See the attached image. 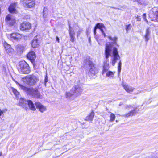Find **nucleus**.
Here are the masks:
<instances>
[{
    "instance_id": "obj_1",
    "label": "nucleus",
    "mask_w": 158,
    "mask_h": 158,
    "mask_svg": "<svg viewBox=\"0 0 158 158\" xmlns=\"http://www.w3.org/2000/svg\"><path fill=\"white\" fill-rule=\"evenodd\" d=\"M112 45L110 42H107L106 44L105 49V55L106 60L104 62L102 74L107 72L109 68V63L108 58L110 56V53L112 51Z\"/></svg>"
},
{
    "instance_id": "obj_2",
    "label": "nucleus",
    "mask_w": 158,
    "mask_h": 158,
    "mask_svg": "<svg viewBox=\"0 0 158 158\" xmlns=\"http://www.w3.org/2000/svg\"><path fill=\"white\" fill-rule=\"evenodd\" d=\"M21 80L25 84L31 86L35 85L38 79L37 77L34 75H29L25 77L22 78Z\"/></svg>"
},
{
    "instance_id": "obj_3",
    "label": "nucleus",
    "mask_w": 158,
    "mask_h": 158,
    "mask_svg": "<svg viewBox=\"0 0 158 158\" xmlns=\"http://www.w3.org/2000/svg\"><path fill=\"white\" fill-rule=\"evenodd\" d=\"M23 91L27 94L32 95L35 98H42V96L40 95L38 90L36 89L26 86Z\"/></svg>"
},
{
    "instance_id": "obj_4",
    "label": "nucleus",
    "mask_w": 158,
    "mask_h": 158,
    "mask_svg": "<svg viewBox=\"0 0 158 158\" xmlns=\"http://www.w3.org/2000/svg\"><path fill=\"white\" fill-rule=\"evenodd\" d=\"M18 70L20 73L27 74L29 73L30 71L28 65L24 61L19 62Z\"/></svg>"
},
{
    "instance_id": "obj_5",
    "label": "nucleus",
    "mask_w": 158,
    "mask_h": 158,
    "mask_svg": "<svg viewBox=\"0 0 158 158\" xmlns=\"http://www.w3.org/2000/svg\"><path fill=\"white\" fill-rule=\"evenodd\" d=\"M111 52H110V56L111 57V60L112 65L114 66L117 61L120 60L121 58L119 55L117 49L116 48L114 47L113 48L112 55H111Z\"/></svg>"
},
{
    "instance_id": "obj_6",
    "label": "nucleus",
    "mask_w": 158,
    "mask_h": 158,
    "mask_svg": "<svg viewBox=\"0 0 158 158\" xmlns=\"http://www.w3.org/2000/svg\"><path fill=\"white\" fill-rule=\"evenodd\" d=\"M86 64L89 66V74L90 75H95L96 73H98V71L97 69L95 67L94 64L91 61L88 60L87 61Z\"/></svg>"
},
{
    "instance_id": "obj_7",
    "label": "nucleus",
    "mask_w": 158,
    "mask_h": 158,
    "mask_svg": "<svg viewBox=\"0 0 158 158\" xmlns=\"http://www.w3.org/2000/svg\"><path fill=\"white\" fill-rule=\"evenodd\" d=\"M8 38L11 40L13 41H19L22 37V35L18 33H13L8 34Z\"/></svg>"
},
{
    "instance_id": "obj_8",
    "label": "nucleus",
    "mask_w": 158,
    "mask_h": 158,
    "mask_svg": "<svg viewBox=\"0 0 158 158\" xmlns=\"http://www.w3.org/2000/svg\"><path fill=\"white\" fill-rule=\"evenodd\" d=\"M82 89L78 85H76L73 87L71 92L73 93V95L77 96L80 94L82 92Z\"/></svg>"
},
{
    "instance_id": "obj_9",
    "label": "nucleus",
    "mask_w": 158,
    "mask_h": 158,
    "mask_svg": "<svg viewBox=\"0 0 158 158\" xmlns=\"http://www.w3.org/2000/svg\"><path fill=\"white\" fill-rule=\"evenodd\" d=\"M6 20L7 23L10 25H13L15 23V17L10 15H8L6 17Z\"/></svg>"
},
{
    "instance_id": "obj_10",
    "label": "nucleus",
    "mask_w": 158,
    "mask_h": 158,
    "mask_svg": "<svg viewBox=\"0 0 158 158\" xmlns=\"http://www.w3.org/2000/svg\"><path fill=\"white\" fill-rule=\"evenodd\" d=\"M35 105L36 108L39 109L40 112L43 113L46 110V107L42 105L40 102H36L35 103Z\"/></svg>"
},
{
    "instance_id": "obj_11",
    "label": "nucleus",
    "mask_w": 158,
    "mask_h": 158,
    "mask_svg": "<svg viewBox=\"0 0 158 158\" xmlns=\"http://www.w3.org/2000/svg\"><path fill=\"white\" fill-rule=\"evenodd\" d=\"M31 24L29 23L24 22L21 25L20 29L22 31L29 30L31 28Z\"/></svg>"
},
{
    "instance_id": "obj_12",
    "label": "nucleus",
    "mask_w": 158,
    "mask_h": 158,
    "mask_svg": "<svg viewBox=\"0 0 158 158\" xmlns=\"http://www.w3.org/2000/svg\"><path fill=\"white\" fill-rule=\"evenodd\" d=\"M3 44L6 52L10 55L13 51V49L11 48L10 45L6 42L4 43Z\"/></svg>"
},
{
    "instance_id": "obj_13",
    "label": "nucleus",
    "mask_w": 158,
    "mask_h": 158,
    "mask_svg": "<svg viewBox=\"0 0 158 158\" xmlns=\"http://www.w3.org/2000/svg\"><path fill=\"white\" fill-rule=\"evenodd\" d=\"M27 57L32 62L36 58L35 53L33 51L29 52L28 54Z\"/></svg>"
},
{
    "instance_id": "obj_14",
    "label": "nucleus",
    "mask_w": 158,
    "mask_h": 158,
    "mask_svg": "<svg viewBox=\"0 0 158 158\" xmlns=\"http://www.w3.org/2000/svg\"><path fill=\"white\" fill-rule=\"evenodd\" d=\"M123 86L125 90L128 93L132 92L134 89V88L132 87L129 86L128 85L125 84L123 83Z\"/></svg>"
},
{
    "instance_id": "obj_15",
    "label": "nucleus",
    "mask_w": 158,
    "mask_h": 158,
    "mask_svg": "<svg viewBox=\"0 0 158 158\" xmlns=\"http://www.w3.org/2000/svg\"><path fill=\"white\" fill-rule=\"evenodd\" d=\"M16 3L11 4L9 8V11L12 13H16V11L15 10V7L16 6Z\"/></svg>"
},
{
    "instance_id": "obj_16",
    "label": "nucleus",
    "mask_w": 158,
    "mask_h": 158,
    "mask_svg": "<svg viewBox=\"0 0 158 158\" xmlns=\"http://www.w3.org/2000/svg\"><path fill=\"white\" fill-rule=\"evenodd\" d=\"M27 102V101L23 98H21L19 102V105L22 107L23 108L26 107V105Z\"/></svg>"
},
{
    "instance_id": "obj_17",
    "label": "nucleus",
    "mask_w": 158,
    "mask_h": 158,
    "mask_svg": "<svg viewBox=\"0 0 158 158\" xmlns=\"http://www.w3.org/2000/svg\"><path fill=\"white\" fill-rule=\"evenodd\" d=\"M27 103L30 109L33 111L35 110L36 108L35 107L31 101L30 100H27Z\"/></svg>"
},
{
    "instance_id": "obj_18",
    "label": "nucleus",
    "mask_w": 158,
    "mask_h": 158,
    "mask_svg": "<svg viewBox=\"0 0 158 158\" xmlns=\"http://www.w3.org/2000/svg\"><path fill=\"white\" fill-rule=\"evenodd\" d=\"M137 111H136L135 110H134L125 114L122 115L121 116L126 117H128L130 116H132L135 115Z\"/></svg>"
},
{
    "instance_id": "obj_19",
    "label": "nucleus",
    "mask_w": 158,
    "mask_h": 158,
    "mask_svg": "<svg viewBox=\"0 0 158 158\" xmlns=\"http://www.w3.org/2000/svg\"><path fill=\"white\" fill-rule=\"evenodd\" d=\"M31 45L32 47L33 48H37L39 45V42L38 40L36 38H35L32 40Z\"/></svg>"
},
{
    "instance_id": "obj_20",
    "label": "nucleus",
    "mask_w": 158,
    "mask_h": 158,
    "mask_svg": "<svg viewBox=\"0 0 158 158\" xmlns=\"http://www.w3.org/2000/svg\"><path fill=\"white\" fill-rule=\"evenodd\" d=\"M94 115V113L92 112L85 117V120L86 121L92 120Z\"/></svg>"
},
{
    "instance_id": "obj_21",
    "label": "nucleus",
    "mask_w": 158,
    "mask_h": 158,
    "mask_svg": "<svg viewBox=\"0 0 158 158\" xmlns=\"http://www.w3.org/2000/svg\"><path fill=\"white\" fill-rule=\"evenodd\" d=\"M106 76L110 78H113L114 76V72L111 71H107L106 72Z\"/></svg>"
},
{
    "instance_id": "obj_22",
    "label": "nucleus",
    "mask_w": 158,
    "mask_h": 158,
    "mask_svg": "<svg viewBox=\"0 0 158 158\" xmlns=\"http://www.w3.org/2000/svg\"><path fill=\"white\" fill-rule=\"evenodd\" d=\"M17 50L19 52H22L24 49V48L21 45H18L17 46Z\"/></svg>"
},
{
    "instance_id": "obj_23",
    "label": "nucleus",
    "mask_w": 158,
    "mask_h": 158,
    "mask_svg": "<svg viewBox=\"0 0 158 158\" xmlns=\"http://www.w3.org/2000/svg\"><path fill=\"white\" fill-rule=\"evenodd\" d=\"M69 32L70 36L74 35L75 34L74 31V30H73L72 29V28H71L69 24Z\"/></svg>"
},
{
    "instance_id": "obj_24",
    "label": "nucleus",
    "mask_w": 158,
    "mask_h": 158,
    "mask_svg": "<svg viewBox=\"0 0 158 158\" xmlns=\"http://www.w3.org/2000/svg\"><path fill=\"white\" fill-rule=\"evenodd\" d=\"M47 16V8L44 7L43 12V17L44 19H46Z\"/></svg>"
},
{
    "instance_id": "obj_25",
    "label": "nucleus",
    "mask_w": 158,
    "mask_h": 158,
    "mask_svg": "<svg viewBox=\"0 0 158 158\" xmlns=\"http://www.w3.org/2000/svg\"><path fill=\"white\" fill-rule=\"evenodd\" d=\"M15 83L19 86V88L22 90H23L26 87V86L23 85L19 83L17 81H15V79H13Z\"/></svg>"
},
{
    "instance_id": "obj_26",
    "label": "nucleus",
    "mask_w": 158,
    "mask_h": 158,
    "mask_svg": "<svg viewBox=\"0 0 158 158\" xmlns=\"http://www.w3.org/2000/svg\"><path fill=\"white\" fill-rule=\"evenodd\" d=\"M110 122H113L115 118V116L114 114L111 112H110Z\"/></svg>"
},
{
    "instance_id": "obj_27",
    "label": "nucleus",
    "mask_w": 158,
    "mask_h": 158,
    "mask_svg": "<svg viewBox=\"0 0 158 158\" xmlns=\"http://www.w3.org/2000/svg\"><path fill=\"white\" fill-rule=\"evenodd\" d=\"M95 27L97 28H99V29H101L102 28H105V26L102 23H98L96 25Z\"/></svg>"
},
{
    "instance_id": "obj_28",
    "label": "nucleus",
    "mask_w": 158,
    "mask_h": 158,
    "mask_svg": "<svg viewBox=\"0 0 158 158\" xmlns=\"http://www.w3.org/2000/svg\"><path fill=\"white\" fill-rule=\"evenodd\" d=\"M108 38L109 39L113 41V44H116V41L117 40V38L116 37H114L112 38L110 36H108Z\"/></svg>"
},
{
    "instance_id": "obj_29",
    "label": "nucleus",
    "mask_w": 158,
    "mask_h": 158,
    "mask_svg": "<svg viewBox=\"0 0 158 158\" xmlns=\"http://www.w3.org/2000/svg\"><path fill=\"white\" fill-rule=\"evenodd\" d=\"M12 91L14 94L16 96L18 97L19 95V93L17 91L16 89L14 88H12Z\"/></svg>"
},
{
    "instance_id": "obj_30",
    "label": "nucleus",
    "mask_w": 158,
    "mask_h": 158,
    "mask_svg": "<svg viewBox=\"0 0 158 158\" xmlns=\"http://www.w3.org/2000/svg\"><path fill=\"white\" fill-rule=\"evenodd\" d=\"M119 63L118 64V74H119L121 71V65H122V62L121 60H120L119 61Z\"/></svg>"
},
{
    "instance_id": "obj_31",
    "label": "nucleus",
    "mask_w": 158,
    "mask_h": 158,
    "mask_svg": "<svg viewBox=\"0 0 158 158\" xmlns=\"http://www.w3.org/2000/svg\"><path fill=\"white\" fill-rule=\"evenodd\" d=\"M30 2L29 3V4L27 6L29 8H31L33 7L35 5V2L34 0H31V2Z\"/></svg>"
},
{
    "instance_id": "obj_32",
    "label": "nucleus",
    "mask_w": 158,
    "mask_h": 158,
    "mask_svg": "<svg viewBox=\"0 0 158 158\" xmlns=\"http://www.w3.org/2000/svg\"><path fill=\"white\" fill-rule=\"evenodd\" d=\"M73 95V93L70 92H68L66 93V96L67 98L70 97Z\"/></svg>"
},
{
    "instance_id": "obj_33",
    "label": "nucleus",
    "mask_w": 158,
    "mask_h": 158,
    "mask_svg": "<svg viewBox=\"0 0 158 158\" xmlns=\"http://www.w3.org/2000/svg\"><path fill=\"white\" fill-rule=\"evenodd\" d=\"M131 25L130 24L126 26V30L127 32L129 30L131 29Z\"/></svg>"
},
{
    "instance_id": "obj_34",
    "label": "nucleus",
    "mask_w": 158,
    "mask_h": 158,
    "mask_svg": "<svg viewBox=\"0 0 158 158\" xmlns=\"http://www.w3.org/2000/svg\"><path fill=\"white\" fill-rule=\"evenodd\" d=\"M31 0H23V2L27 6L29 4L30 2H31Z\"/></svg>"
},
{
    "instance_id": "obj_35",
    "label": "nucleus",
    "mask_w": 158,
    "mask_h": 158,
    "mask_svg": "<svg viewBox=\"0 0 158 158\" xmlns=\"http://www.w3.org/2000/svg\"><path fill=\"white\" fill-rule=\"evenodd\" d=\"M150 34L149 29V28H147L146 30L145 35L146 36H149Z\"/></svg>"
},
{
    "instance_id": "obj_36",
    "label": "nucleus",
    "mask_w": 158,
    "mask_h": 158,
    "mask_svg": "<svg viewBox=\"0 0 158 158\" xmlns=\"http://www.w3.org/2000/svg\"><path fill=\"white\" fill-rule=\"evenodd\" d=\"M48 81V78L47 76H46L45 80H44V83H45V86H46V83Z\"/></svg>"
},
{
    "instance_id": "obj_37",
    "label": "nucleus",
    "mask_w": 158,
    "mask_h": 158,
    "mask_svg": "<svg viewBox=\"0 0 158 158\" xmlns=\"http://www.w3.org/2000/svg\"><path fill=\"white\" fill-rule=\"evenodd\" d=\"M70 37H71V39H70L71 41L72 42H73L74 41V35L71 36H70Z\"/></svg>"
},
{
    "instance_id": "obj_38",
    "label": "nucleus",
    "mask_w": 158,
    "mask_h": 158,
    "mask_svg": "<svg viewBox=\"0 0 158 158\" xmlns=\"http://www.w3.org/2000/svg\"><path fill=\"white\" fill-rule=\"evenodd\" d=\"M149 36H146V35H145V40L146 41H148V40H149Z\"/></svg>"
},
{
    "instance_id": "obj_39",
    "label": "nucleus",
    "mask_w": 158,
    "mask_h": 158,
    "mask_svg": "<svg viewBox=\"0 0 158 158\" xmlns=\"http://www.w3.org/2000/svg\"><path fill=\"white\" fill-rule=\"evenodd\" d=\"M4 111L3 110H2L0 109V116H1L2 114H3Z\"/></svg>"
},
{
    "instance_id": "obj_40",
    "label": "nucleus",
    "mask_w": 158,
    "mask_h": 158,
    "mask_svg": "<svg viewBox=\"0 0 158 158\" xmlns=\"http://www.w3.org/2000/svg\"><path fill=\"white\" fill-rule=\"evenodd\" d=\"M82 31V30H79L78 31L77 33V36H78L80 34H81V32Z\"/></svg>"
},
{
    "instance_id": "obj_41",
    "label": "nucleus",
    "mask_w": 158,
    "mask_h": 158,
    "mask_svg": "<svg viewBox=\"0 0 158 158\" xmlns=\"http://www.w3.org/2000/svg\"><path fill=\"white\" fill-rule=\"evenodd\" d=\"M97 28L95 27L94 31V35H95L96 33V30Z\"/></svg>"
},
{
    "instance_id": "obj_42",
    "label": "nucleus",
    "mask_w": 158,
    "mask_h": 158,
    "mask_svg": "<svg viewBox=\"0 0 158 158\" xmlns=\"http://www.w3.org/2000/svg\"><path fill=\"white\" fill-rule=\"evenodd\" d=\"M155 14L156 17L158 18V11H156V12Z\"/></svg>"
},
{
    "instance_id": "obj_43",
    "label": "nucleus",
    "mask_w": 158,
    "mask_h": 158,
    "mask_svg": "<svg viewBox=\"0 0 158 158\" xmlns=\"http://www.w3.org/2000/svg\"><path fill=\"white\" fill-rule=\"evenodd\" d=\"M143 18L144 19H146V15L145 14H143Z\"/></svg>"
},
{
    "instance_id": "obj_44",
    "label": "nucleus",
    "mask_w": 158,
    "mask_h": 158,
    "mask_svg": "<svg viewBox=\"0 0 158 158\" xmlns=\"http://www.w3.org/2000/svg\"><path fill=\"white\" fill-rule=\"evenodd\" d=\"M56 41L57 42H58V43L59 42V38L58 37H56Z\"/></svg>"
},
{
    "instance_id": "obj_45",
    "label": "nucleus",
    "mask_w": 158,
    "mask_h": 158,
    "mask_svg": "<svg viewBox=\"0 0 158 158\" xmlns=\"http://www.w3.org/2000/svg\"><path fill=\"white\" fill-rule=\"evenodd\" d=\"M2 69L4 71H5L6 70V68L5 66H3V69Z\"/></svg>"
},
{
    "instance_id": "obj_46",
    "label": "nucleus",
    "mask_w": 158,
    "mask_h": 158,
    "mask_svg": "<svg viewBox=\"0 0 158 158\" xmlns=\"http://www.w3.org/2000/svg\"><path fill=\"white\" fill-rule=\"evenodd\" d=\"M100 29V30L101 31V32H102V34L104 33V31L103 30L102 28H101V29Z\"/></svg>"
},
{
    "instance_id": "obj_47",
    "label": "nucleus",
    "mask_w": 158,
    "mask_h": 158,
    "mask_svg": "<svg viewBox=\"0 0 158 158\" xmlns=\"http://www.w3.org/2000/svg\"><path fill=\"white\" fill-rule=\"evenodd\" d=\"M102 34L105 37L106 36V35L105 34V33L104 32V33H102Z\"/></svg>"
},
{
    "instance_id": "obj_48",
    "label": "nucleus",
    "mask_w": 158,
    "mask_h": 158,
    "mask_svg": "<svg viewBox=\"0 0 158 158\" xmlns=\"http://www.w3.org/2000/svg\"><path fill=\"white\" fill-rule=\"evenodd\" d=\"M2 155V153L1 152H0V156Z\"/></svg>"
},
{
    "instance_id": "obj_49",
    "label": "nucleus",
    "mask_w": 158,
    "mask_h": 158,
    "mask_svg": "<svg viewBox=\"0 0 158 158\" xmlns=\"http://www.w3.org/2000/svg\"><path fill=\"white\" fill-rule=\"evenodd\" d=\"M90 41H91L90 39V38H89V43H90Z\"/></svg>"
},
{
    "instance_id": "obj_50",
    "label": "nucleus",
    "mask_w": 158,
    "mask_h": 158,
    "mask_svg": "<svg viewBox=\"0 0 158 158\" xmlns=\"http://www.w3.org/2000/svg\"><path fill=\"white\" fill-rule=\"evenodd\" d=\"M134 0L135 1H137V2H138V0Z\"/></svg>"
},
{
    "instance_id": "obj_51",
    "label": "nucleus",
    "mask_w": 158,
    "mask_h": 158,
    "mask_svg": "<svg viewBox=\"0 0 158 158\" xmlns=\"http://www.w3.org/2000/svg\"><path fill=\"white\" fill-rule=\"evenodd\" d=\"M116 122H118V120H116Z\"/></svg>"
}]
</instances>
